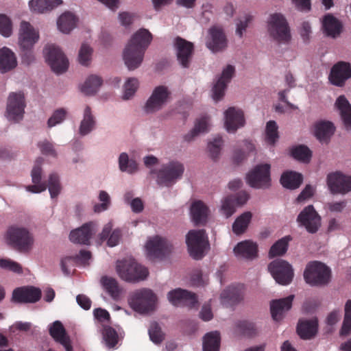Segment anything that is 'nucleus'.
I'll list each match as a JSON object with an SVG mask.
<instances>
[{
  "mask_svg": "<svg viewBox=\"0 0 351 351\" xmlns=\"http://www.w3.org/2000/svg\"><path fill=\"white\" fill-rule=\"evenodd\" d=\"M184 171L183 165L178 161H170L163 165L157 172V181L160 184L169 186L177 179L182 177Z\"/></svg>",
  "mask_w": 351,
  "mask_h": 351,
  "instance_id": "ddd939ff",
  "label": "nucleus"
},
{
  "mask_svg": "<svg viewBox=\"0 0 351 351\" xmlns=\"http://www.w3.org/2000/svg\"><path fill=\"white\" fill-rule=\"evenodd\" d=\"M234 67L228 65L222 71L221 77L218 79L213 88V99L215 101L220 100L224 95L227 84L234 74Z\"/></svg>",
  "mask_w": 351,
  "mask_h": 351,
  "instance_id": "b1692460",
  "label": "nucleus"
},
{
  "mask_svg": "<svg viewBox=\"0 0 351 351\" xmlns=\"http://www.w3.org/2000/svg\"><path fill=\"white\" fill-rule=\"evenodd\" d=\"M38 38V32L34 29L29 23L26 21L21 23L19 45L23 52L22 61L27 64H29L34 60L32 49Z\"/></svg>",
  "mask_w": 351,
  "mask_h": 351,
  "instance_id": "7ed1b4c3",
  "label": "nucleus"
},
{
  "mask_svg": "<svg viewBox=\"0 0 351 351\" xmlns=\"http://www.w3.org/2000/svg\"><path fill=\"white\" fill-rule=\"evenodd\" d=\"M103 82L102 79L97 75H90L81 87V91L86 95L95 94Z\"/></svg>",
  "mask_w": 351,
  "mask_h": 351,
  "instance_id": "79ce46f5",
  "label": "nucleus"
},
{
  "mask_svg": "<svg viewBox=\"0 0 351 351\" xmlns=\"http://www.w3.org/2000/svg\"><path fill=\"white\" fill-rule=\"evenodd\" d=\"M318 330V321L316 318L300 320L297 326V332L302 339H311Z\"/></svg>",
  "mask_w": 351,
  "mask_h": 351,
  "instance_id": "7c9ffc66",
  "label": "nucleus"
},
{
  "mask_svg": "<svg viewBox=\"0 0 351 351\" xmlns=\"http://www.w3.org/2000/svg\"><path fill=\"white\" fill-rule=\"evenodd\" d=\"M177 59L184 68H189L194 51L193 44L180 37L175 40Z\"/></svg>",
  "mask_w": 351,
  "mask_h": 351,
  "instance_id": "412c9836",
  "label": "nucleus"
},
{
  "mask_svg": "<svg viewBox=\"0 0 351 351\" xmlns=\"http://www.w3.org/2000/svg\"><path fill=\"white\" fill-rule=\"evenodd\" d=\"M119 169L121 171L134 173L138 169V164L135 160H130L126 153H121L119 158Z\"/></svg>",
  "mask_w": 351,
  "mask_h": 351,
  "instance_id": "3c124183",
  "label": "nucleus"
},
{
  "mask_svg": "<svg viewBox=\"0 0 351 351\" xmlns=\"http://www.w3.org/2000/svg\"><path fill=\"white\" fill-rule=\"evenodd\" d=\"M66 114V112L64 108L56 110L49 119L47 122L48 126L51 128L60 123L65 119Z\"/></svg>",
  "mask_w": 351,
  "mask_h": 351,
  "instance_id": "0e129e2a",
  "label": "nucleus"
},
{
  "mask_svg": "<svg viewBox=\"0 0 351 351\" xmlns=\"http://www.w3.org/2000/svg\"><path fill=\"white\" fill-rule=\"evenodd\" d=\"M62 3V0H31L29 5L33 11L43 13L53 10Z\"/></svg>",
  "mask_w": 351,
  "mask_h": 351,
  "instance_id": "58836bf2",
  "label": "nucleus"
},
{
  "mask_svg": "<svg viewBox=\"0 0 351 351\" xmlns=\"http://www.w3.org/2000/svg\"><path fill=\"white\" fill-rule=\"evenodd\" d=\"M252 219L250 212H245L238 217L232 224V231L239 235L243 234L248 227Z\"/></svg>",
  "mask_w": 351,
  "mask_h": 351,
  "instance_id": "49530a36",
  "label": "nucleus"
},
{
  "mask_svg": "<svg viewBox=\"0 0 351 351\" xmlns=\"http://www.w3.org/2000/svg\"><path fill=\"white\" fill-rule=\"evenodd\" d=\"M335 131L331 121H319L315 124V136L321 142L328 143Z\"/></svg>",
  "mask_w": 351,
  "mask_h": 351,
  "instance_id": "72a5a7b5",
  "label": "nucleus"
},
{
  "mask_svg": "<svg viewBox=\"0 0 351 351\" xmlns=\"http://www.w3.org/2000/svg\"><path fill=\"white\" fill-rule=\"evenodd\" d=\"M297 221L309 233H315L321 226V217L312 205L307 206L300 212Z\"/></svg>",
  "mask_w": 351,
  "mask_h": 351,
  "instance_id": "dca6fc26",
  "label": "nucleus"
},
{
  "mask_svg": "<svg viewBox=\"0 0 351 351\" xmlns=\"http://www.w3.org/2000/svg\"><path fill=\"white\" fill-rule=\"evenodd\" d=\"M43 160V159L42 158H38L36 160L31 174L32 182L34 184L27 186L26 189L29 192L38 193L45 191L48 186L51 197L55 198L59 195L61 191L59 177L56 173H51L49 178L48 185H47L45 182H42V169L40 165Z\"/></svg>",
  "mask_w": 351,
  "mask_h": 351,
  "instance_id": "f03ea898",
  "label": "nucleus"
},
{
  "mask_svg": "<svg viewBox=\"0 0 351 351\" xmlns=\"http://www.w3.org/2000/svg\"><path fill=\"white\" fill-rule=\"evenodd\" d=\"M208 130V117L204 116L196 121L193 129L184 136V139L186 141H191L200 133L206 132Z\"/></svg>",
  "mask_w": 351,
  "mask_h": 351,
  "instance_id": "a18cd8bd",
  "label": "nucleus"
},
{
  "mask_svg": "<svg viewBox=\"0 0 351 351\" xmlns=\"http://www.w3.org/2000/svg\"><path fill=\"white\" fill-rule=\"evenodd\" d=\"M278 127L275 121H269L265 128V141L266 142L274 145L279 138L278 131Z\"/></svg>",
  "mask_w": 351,
  "mask_h": 351,
  "instance_id": "864d4df0",
  "label": "nucleus"
},
{
  "mask_svg": "<svg viewBox=\"0 0 351 351\" xmlns=\"http://www.w3.org/2000/svg\"><path fill=\"white\" fill-rule=\"evenodd\" d=\"M225 127L228 132H235L239 128L244 126L243 112L235 107L228 108L224 112Z\"/></svg>",
  "mask_w": 351,
  "mask_h": 351,
  "instance_id": "5701e85b",
  "label": "nucleus"
},
{
  "mask_svg": "<svg viewBox=\"0 0 351 351\" xmlns=\"http://www.w3.org/2000/svg\"><path fill=\"white\" fill-rule=\"evenodd\" d=\"M149 335L150 339L155 343H160L163 339V334L161 328L157 322H152L149 328Z\"/></svg>",
  "mask_w": 351,
  "mask_h": 351,
  "instance_id": "6e6d98bb",
  "label": "nucleus"
},
{
  "mask_svg": "<svg viewBox=\"0 0 351 351\" xmlns=\"http://www.w3.org/2000/svg\"><path fill=\"white\" fill-rule=\"evenodd\" d=\"M9 245L21 252H29L33 245L34 239L29 232L25 228L11 226L6 233Z\"/></svg>",
  "mask_w": 351,
  "mask_h": 351,
  "instance_id": "0eeeda50",
  "label": "nucleus"
},
{
  "mask_svg": "<svg viewBox=\"0 0 351 351\" xmlns=\"http://www.w3.org/2000/svg\"><path fill=\"white\" fill-rule=\"evenodd\" d=\"M351 333V300L345 304V315L343 325L340 330L341 335H348Z\"/></svg>",
  "mask_w": 351,
  "mask_h": 351,
  "instance_id": "5fc2aeb1",
  "label": "nucleus"
},
{
  "mask_svg": "<svg viewBox=\"0 0 351 351\" xmlns=\"http://www.w3.org/2000/svg\"><path fill=\"white\" fill-rule=\"evenodd\" d=\"M326 181L331 194L345 195L351 191V176L341 171L329 173Z\"/></svg>",
  "mask_w": 351,
  "mask_h": 351,
  "instance_id": "9d476101",
  "label": "nucleus"
},
{
  "mask_svg": "<svg viewBox=\"0 0 351 351\" xmlns=\"http://www.w3.org/2000/svg\"><path fill=\"white\" fill-rule=\"evenodd\" d=\"M41 298V291L34 287H22L12 293V301L16 303H35Z\"/></svg>",
  "mask_w": 351,
  "mask_h": 351,
  "instance_id": "4be33fe9",
  "label": "nucleus"
},
{
  "mask_svg": "<svg viewBox=\"0 0 351 351\" xmlns=\"http://www.w3.org/2000/svg\"><path fill=\"white\" fill-rule=\"evenodd\" d=\"M17 64L14 53L8 48L0 49V71L5 73L16 67Z\"/></svg>",
  "mask_w": 351,
  "mask_h": 351,
  "instance_id": "e433bc0d",
  "label": "nucleus"
},
{
  "mask_svg": "<svg viewBox=\"0 0 351 351\" xmlns=\"http://www.w3.org/2000/svg\"><path fill=\"white\" fill-rule=\"evenodd\" d=\"M95 223L88 222L84 224L81 228L71 232L69 237L73 243L83 245H88L90 239L93 234Z\"/></svg>",
  "mask_w": 351,
  "mask_h": 351,
  "instance_id": "bb28decb",
  "label": "nucleus"
},
{
  "mask_svg": "<svg viewBox=\"0 0 351 351\" xmlns=\"http://www.w3.org/2000/svg\"><path fill=\"white\" fill-rule=\"evenodd\" d=\"M237 328L245 335L252 336L256 333L254 323L248 321H240L237 324Z\"/></svg>",
  "mask_w": 351,
  "mask_h": 351,
  "instance_id": "338daca9",
  "label": "nucleus"
},
{
  "mask_svg": "<svg viewBox=\"0 0 351 351\" xmlns=\"http://www.w3.org/2000/svg\"><path fill=\"white\" fill-rule=\"evenodd\" d=\"M138 82L136 78H130L124 85L123 99H130L138 88Z\"/></svg>",
  "mask_w": 351,
  "mask_h": 351,
  "instance_id": "052dcab7",
  "label": "nucleus"
},
{
  "mask_svg": "<svg viewBox=\"0 0 351 351\" xmlns=\"http://www.w3.org/2000/svg\"><path fill=\"white\" fill-rule=\"evenodd\" d=\"M145 247L149 258L154 260L167 256L170 254L172 246L167 239L156 236L147 241Z\"/></svg>",
  "mask_w": 351,
  "mask_h": 351,
  "instance_id": "4468645a",
  "label": "nucleus"
},
{
  "mask_svg": "<svg viewBox=\"0 0 351 351\" xmlns=\"http://www.w3.org/2000/svg\"><path fill=\"white\" fill-rule=\"evenodd\" d=\"M220 334L217 331L208 332L204 337V351H219L220 347Z\"/></svg>",
  "mask_w": 351,
  "mask_h": 351,
  "instance_id": "c03bdc74",
  "label": "nucleus"
},
{
  "mask_svg": "<svg viewBox=\"0 0 351 351\" xmlns=\"http://www.w3.org/2000/svg\"><path fill=\"white\" fill-rule=\"evenodd\" d=\"M92 48L86 44H82L79 51L78 58L81 64L88 66L91 60Z\"/></svg>",
  "mask_w": 351,
  "mask_h": 351,
  "instance_id": "bf43d9fd",
  "label": "nucleus"
},
{
  "mask_svg": "<svg viewBox=\"0 0 351 351\" xmlns=\"http://www.w3.org/2000/svg\"><path fill=\"white\" fill-rule=\"evenodd\" d=\"M44 53L53 72L60 74L67 70L69 60L59 47L53 45H47L44 49Z\"/></svg>",
  "mask_w": 351,
  "mask_h": 351,
  "instance_id": "9b49d317",
  "label": "nucleus"
},
{
  "mask_svg": "<svg viewBox=\"0 0 351 351\" xmlns=\"http://www.w3.org/2000/svg\"><path fill=\"white\" fill-rule=\"evenodd\" d=\"M25 107V97L22 93H12L10 94L8 104V118L15 122L23 119Z\"/></svg>",
  "mask_w": 351,
  "mask_h": 351,
  "instance_id": "f3484780",
  "label": "nucleus"
},
{
  "mask_svg": "<svg viewBox=\"0 0 351 351\" xmlns=\"http://www.w3.org/2000/svg\"><path fill=\"white\" fill-rule=\"evenodd\" d=\"M237 257L252 260L258 256V245L250 240L239 242L234 248Z\"/></svg>",
  "mask_w": 351,
  "mask_h": 351,
  "instance_id": "2f4dec72",
  "label": "nucleus"
},
{
  "mask_svg": "<svg viewBox=\"0 0 351 351\" xmlns=\"http://www.w3.org/2000/svg\"><path fill=\"white\" fill-rule=\"evenodd\" d=\"M156 295L149 289H143L133 292L129 298V304L135 311L144 313L154 310Z\"/></svg>",
  "mask_w": 351,
  "mask_h": 351,
  "instance_id": "1a4fd4ad",
  "label": "nucleus"
},
{
  "mask_svg": "<svg viewBox=\"0 0 351 351\" xmlns=\"http://www.w3.org/2000/svg\"><path fill=\"white\" fill-rule=\"evenodd\" d=\"M116 270L122 280L129 282L143 280L149 274L148 269L133 258L117 261Z\"/></svg>",
  "mask_w": 351,
  "mask_h": 351,
  "instance_id": "20e7f679",
  "label": "nucleus"
},
{
  "mask_svg": "<svg viewBox=\"0 0 351 351\" xmlns=\"http://www.w3.org/2000/svg\"><path fill=\"white\" fill-rule=\"evenodd\" d=\"M152 40V35L146 29H141L132 36L123 54L124 62L129 70L140 66Z\"/></svg>",
  "mask_w": 351,
  "mask_h": 351,
  "instance_id": "f257e3e1",
  "label": "nucleus"
},
{
  "mask_svg": "<svg viewBox=\"0 0 351 351\" xmlns=\"http://www.w3.org/2000/svg\"><path fill=\"white\" fill-rule=\"evenodd\" d=\"M168 299L175 306H187L189 308H197L198 306L196 295L180 288L169 291Z\"/></svg>",
  "mask_w": 351,
  "mask_h": 351,
  "instance_id": "6ab92c4d",
  "label": "nucleus"
},
{
  "mask_svg": "<svg viewBox=\"0 0 351 351\" xmlns=\"http://www.w3.org/2000/svg\"><path fill=\"white\" fill-rule=\"evenodd\" d=\"M269 36L280 44H288L291 39V29L286 18L280 13H274L267 19Z\"/></svg>",
  "mask_w": 351,
  "mask_h": 351,
  "instance_id": "39448f33",
  "label": "nucleus"
},
{
  "mask_svg": "<svg viewBox=\"0 0 351 351\" xmlns=\"http://www.w3.org/2000/svg\"><path fill=\"white\" fill-rule=\"evenodd\" d=\"M291 240L290 236H286L278 241H277L270 248L269 252V256L271 258L282 256L286 253L289 242Z\"/></svg>",
  "mask_w": 351,
  "mask_h": 351,
  "instance_id": "09e8293b",
  "label": "nucleus"
},
{
  "mask_svg": "<svg viewBox=\"0 0 351 351\" xmlns=\"http://www.w3.org/2000/svg\"><path fill=\"white\" fill-rule=\"evenodd\" d=\"M303 177L302 174L295 171L284 173L280 178L282 185L289 189H298L302 184Z\"/></svg>",
  "mask_w": 351,
  "mask_h": 351,
  "instance_id": "4c0bfd02",
  "label": "nucleus"
},
{
  "mask_svg": "<svg viewBox=\"0 0 351 351\" xmlns=\"http://www.w3.org/2000/svg\"><path fill=\"white\" fill-rule=\"evenodd\" d=\"M190 213L192 221L195 226H204L207 223L209 209L202 201L197 200L193 202Z\"/></svg>",
  "mask_w": 351,
  "mask_h": 351,
  "instance_id": "a878e982",
  "label": "nucleus"
},
{
  "mask_svg": "<svg viewBox=\"0 0 351 351\" xmlns=\"http://www.w3.org/2000/svg\"><path fill=\"white\" fill-rule=\"evenodd\" d=\"M99 199L101 204H97L94 206V211L95 213H101L107 210L110 204V197L109 195L104 191H101L99 195Z\"/></svg>",
  "mask_w": 351,
  "mask_h": 351,
  "instance_id": "680f3d73",
  "label": "nucleus"
},
{
  "mask_svg": "<svg viewBox=\"0 0 351 351\" xmlns=\"http://www.w3.org/2000/svg\"><path fill=\"white\" fill-rule=\"evenodd\" d=\"M291 154L295 159L303 162H308L312 157V152L304 145L293 147L291 149Z\"/></svg>",
  "mask_w": 351,
  "mask_h": 351,
  "instance_id": "8fccbe9b",
  "label": "nucleus"
},
{
  "mask_svg": "<svg viewBox=\"0 0 351 351\" xmlns=\"http://www.w3.org/2000/svg\"><path fill=\"white\" fill-rule=\"evenodd\" d=\"M335 108L339 112L341 119L347 130H351V104L345 95H340L335 103Z\"/></svg>",
  "mask_w": 351,
  "mask_h": 351,
  "instance_id": "473e14b6",
  "label": "nucleus"
},
{
  "mask_svg": "<svg viewBox=\"0 0 351 351\" xmlns=\"http://www.w3.org/2000/svg\"><path fill=\"white\" fill-rule=\"evenodd\" d=\"M0 267L18 274L23 272L21 266L18 263L12 261L10 259H0Z\"/></svg>",
  "mask_w": 351,
  "mask_h": 351,
  "instance_id": "69168bd1",
  "label": "nucleus"
},
{
  "mask_svg": "<svg viewBox=\"0 0 351 351\" xmlns=\"http://www.w3.org/2000/svg\"><path fill=\"white\" fill-rule=\"evenodd\" d=\"M246 178L248 184L253 188L268 187L270 185V165L264 164L256 166Z\"/></svg>",
  "mask_w": 351,
  "mask_h": 351,
  "instance_id": "2eb2a0df",
  "label": "nucleus"
},
{
  "mask_svg": "<svg viewBox=\"0 0 351 351\" xmlns=\"http://www.w3.org/2000/svg\"><path fill=\"white\" fill-rule=\"evenodd\" d=\"M268 269L275 280L280 285H289L293 280V269L286 261L276 259L269 263Z\"/></svg>",
  "mask_w": 351,
  "mask_h": 351,
  "instance_id": "f8f14e48",
  "label": "nucleus"
},
{
  "mask_svg": "<svg viewBox=\"0 0 351 351\" xmlns=\"http://www.w3.org/2000/svg\"><path fill=\"white\" fill-rule=\"evenodd\" d=\"M235 197L233 195H228L222 202L221 210L226 217H230L235 212Z\"/></svg>",
  "mask_w": 351,
  "mask_h": 351,
  "instance_id": "13d9d810",
  "label": "nucleus"
},
{
  "mask_svg": "<svg viewBox=\"0 0 351 351\" xmlns=\"http://www.w3.org/2000/svg\"><path fill=\"white\" fill-rule=\"evenodd\" d=\"M304 278L306 283L312 286L325 285L330 281V270L324 264L313 261L306 265Z\"/></svg>",
  "mask_w": 351,
  "mask_h": 351,
  "instance_id": "6e6552de",
  "label": "nucleus"
},
{
  "mask_svg": "<svg viewBox=\"0 0 351 351\" xmlns=\"http://www.w3.org/2000/svg\"><path fill=\"white\" fill-rule=\"evenodd\" d=\"M222 145L223 139L220 136H216L213 141L208 143V148L213 159L215 160L219 157Z\"/></svg>",
  "mask_w": 351,
  "mask_h": 351,
  "instance_id": "4d7b16f0",
  "label": "nucleus"
},
{
  "mask_svg": "<svg viewBox=\"0 0 351 351\" xmlns=\"http://www.w3.org/2000/svg\"><path fill=\"white\" fill-rule=\"evenodd\" d=\"M77 19L71 12H64L58 19L57 25L58 29L63 33H69L76 25Z\"/></svg>",
  "mask_w": 351,
  "mask_h": 351,
  "instance_id": "a19ab883",
  "label": "nucleus"
},
{
  "mask_svg": "<svg viewBox=\"0 0 351 351\" xmlns=\"http://www.w3.org/2000/svg\"><path fill=\"white\" fill-rule=\"evenodd\" d=\"M112 229V223H108L104 226L102 232L99 235V240L101 242L107 240L108 246L111 247L117 245L122 237L121 229L116 228L113 230Z\"/></svg>",
  "mask_w": 351,
  "mask_h": 351,
  "instance_id": "f704fd0d",
  "label": "nucleus"
},
{
  "mask_svg": "<svg viewBox=\"0 0 351 351\" xmlns=\"http://www.w3.org/2000/svg\"><path fill=\"white\" fill-rule=\"evenodd\" d=\"M206 46L213 52L222 51L227 47L226 36L221 29L213 27L209 29Z\"/></svg>",
  "mask_w": 351,
  "mask_h": 351,
  "instance_id": "393cba45",
  "label": "nucleus"
},
{
  "mask_svg": "<svg viewBox=\"0 0 351 351\" xmlns=\"http://www.w3.org/2000/svg\"><path fill=\"white\" fill-rule=\"evenodd\" d=\"M351 77V66L350 63L340 61L331 68L328 79L336 86L342 87L346 80Z\"/></svg>",
  "mask_w": 351,
  "mask_h": 351,
  "instance_id": "aec40b11",
  "label": "nucleus"
},
{
  "mask_svg": "<svg viewBox=\"0 0 351 351\" xmlns=\"http://www.w3.org/2000/svg\"><path fill=\"white\" fill-rule=\"evenodd\" d=\"M12 32V22L5 14H0V34L8 37Z\"/></svg>",
  "mask_w": 351,
  "mask_h": 351,
  "instance_id": "e2e57ef3",
  "label": "nucleus"
},
{
  "mask_svg": "<svg viewBox=\"0 0 351 351\" xmlns=\"http://www.w3.org/2000/svg\"><path fill=\"white\" fill-rule=\"evenodd\" d=\"M170 95L167 86H156L146 102L145 110L148 113L159 110L167 102Z\"/></svg>",
  "mask_w": 351,
  "mask_h": 351,
  "instance_id": "a211bd4d",
  "label": "nucleus"
},
{
  "mask_svg": "<svg viewBox=\"0 0 351 351\" xmlns=\"http://www.w3.org/2000/svg\"><path fill=\"white\" fill-rule=\"evenodd\" d=\"M322 29L326 36L336 38L341 33L343 25L332 14H326L322 19Z\"/></svg>",
  "mask_w": 351,
  "mask_h": 351,
  "instance_id": "c756f323",
  "label": "nucleus"
},
{
  "mask_svg": "<svg viewBox=\"0 0 351 351\" xmlns=\"http://www.w3.org/2000/svg\"><path fill=\"white\" fill-rule=\"evenodd\" d=\"M293 298L294 296L291 295L287 298L274 300L271 302V314L275 321L281 320L283 314L291 308Z\"/></svg>",
  "mask_w": 351,
  "mask_h": 351,
  "instance_id": "cd10ccee",
  "label": "nucleus"
},
{
  "mask_svg": "<svg viewBox=\"0 0 351 351\" xmlns=\"http://www.w3.org/2000/svg\"><path fill=\"white\" fill-rule=\"evenodd\" d=\"M91 257V254L89 251L80 250V253L75 256H66L61 261V267L64 274H69L68 267L70 264H73L77 262L86 263Z\"/></svg>",
  "mask_w": 351,
  "mask_h": 351,
  "instance_id": "ea45409f",
  "label": "nucleus"
},
{
  "mask_svg": "<svg viewBox=\"0 0 351 351\" xmlns=\"http://www.w3.org/2000/svg\"><path fill=\"white\" fill-rule=\"evenodd\" d=\"M101 283L106 291L114 300L119 298L121 289L119 286V283L116 279L103 276L101 279Z\"/></svg>",
  "mask_w": 351,
  "mask_h": 351,
  "instance_id": "37998d69",
  "label": "nucleus"
},
{
  "mask_svg": "<svg viewBox=\"0 0 351 351\" xmlns=\"http://www.w3.org/2000/svg\"><path fill=\"white\" fill-rule=\"evenodd\" d=\"M95 126L94 117L91 113V109L89 106H86L84 112V118L81 121L80 126V133L82 135L88 134Z\"/></svg>",
  "mask_w": 351,
  "mask_h": 351,
  "instance_id": "de8ad7c7",
  "label": "nucleus"
},
{
  "mask_svg": "<svg viewBox=\"0 0 351 351\" xmlns=\"http://www.w3.org/2000/svg\"><path fill=\"white\" fill-rule=\"evenodd\" d=\"M242 299L241 290L239 287L230 286L221 294V303L226 306H232Z\"/></svg>",
  "mask_w": 351,
  "mask_h": 351,
  "instance_id": "c9c22d12",
  "label": "nucleus"
},
{
  "mask_svg": "<svg viewBox=\"0 0 351 351\" xmlns=\"http://www.w3.org/2000/svg\"><path fill=\"white\" fill-rule=\"evenodd\" d=\"M49 334L56 341L60 343L64 347L66 351H73L70 338L60 321H56L53 323L49 328Z\"/></svg>",
  "mask_w": 351,
  "mask_h": 351,
  "instance_id": "c85d7f7f",
  "label": "nucleus"
},
{
  "mask_svg": "<svg viewBox=\"0 0 351 351\" xmlns=\"http://www.w3.org/2000/svg\"><path fill=\"white\" fill-rule=\"evenodd\" d=\"M38 146L43 154L51 156L53 157L56 156L57 154L56 150L50 142L47 141H41L38 143Z\"/></svg>",
  "mask_w": 351,
  "mask_h": 351,
  "instance_id": "774afa93",
  "label": "nucleus"
},
{
  "mask_svg": "<svg viewBox=\"0 0 351 351\" xmlns=\"http://www.w3.org/2000/svg\"><path fill=\"white\" fill-rule=\"evenodd\" d=\"M103 339L108 348H113L118 343V334L111 326H104L102 330Z\"/></svg>",
  "mask_w": 351,
  "mask_h": 351,
  "instance_id": "603ef678",
  "label": "nucleus"
},
{
  "mask_svg": "<svg viewBox=\"0 0 351 351\" xmlns=\"http://www.w3.org/2000/svg\"><path fill=\"white\" fill-rule=\"evenodd\" d=\"M186 243L190 256L196 260L202 259L209 248L208 236L205 230H191L186 236Z\"/></svg>",
  "mask_w": 351,
  "mask_h": 351,
  "instance_id": "423d86ee",
  "label": "nucleus"
}]
</instances>
